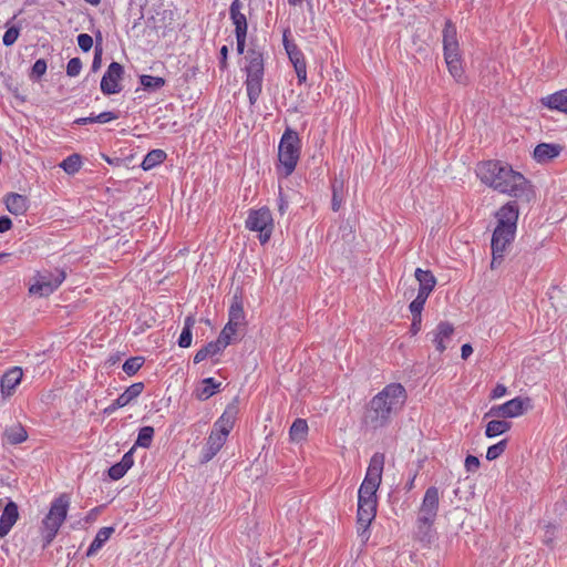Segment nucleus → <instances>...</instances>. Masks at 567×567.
I'll return each mask as SVG.
<instances>
[{"instance_id":"nucleus-16","label":"nucleus","mask_w":567,"mask_h":567,"mask_svg":"<svg viewBox=\"0 0 567 567\" xmlns=\"http://www.w3.org/2000/svg\"><path fill=\"white\" fill-rule=\"evenodd\" d=\"M286 55L292 64L299 83L307 80V62L301 50L286 38Z\"/></svg>"},{"instance_id":"nucleus-28","label":"nucleus","mask_w":567,"mask_h":567,"mask_svg":"<svg viewBox=\"0 0 567 567\" xmlns=\"http://www.w3.org/2000/svg\"><path fill=\"white\" fill-rule=\"evenodd\" d=\"M560 147L554 144L542 143L534 150V158L539 162H547L559 155Z\"/></svg>"},{"instance_id":"nucleus-20","label":"nucleus","mask_w":567,"mask_h":567,"mask_svg":"<svg viewBox=\"0 0 567 567\" xmlns=\"http://www.w3.org/2000/svg\"><path fill=\"white\" fill-rule=\"evenodd\" d=\"M442 37L444 54L461 53L456 27L451 20H446Z\"/></svg>"},{"instance_id":"nucleus-55","label":"nucleus","mask_w":567,"mask_h":567,"mask_svg":"<svg viewBox=\"0 0 567 567\" xmlns=\"http://www.w3.org/2000/svg\"><path fill=\"white\" fill-rule=\"evenodd\" d=\"M134 461H133V451L131 450L130 452L125 453L122 457V461L120 462V464L126 470L128 471L132 465H133Z\"/></svg>"},{"instance_id":"nucleus-9","label":"nucleus","mask_w":567,"mask_h":567,"mask_svg":"<svg viewBox=\"0 0 567 567\" xmlns=\"http://www.w3.org/2000/svg\"><path fill=\"white\" fill-rule=\"evenodd\" d=\"M64 279L65 274L62 270H56L55 274H38L34 278V284L29 288V292L39 297H48L63 282Z\"/></svg>"},{"instance_id":"nucleus-6","label":"nucleus","mask_w":567,"mask_h":567,"mask_svg":"<svg viewBox=\"0 0 567 567\" xmlns=\"http://www.w3.org/2000/svg\"><path fill=\"white\" fill-rule=\"evenodd\" d=\"M516 229L496 226L492 235V261L491 268H497L504 260L507 247L514 240Z\"/></svg>"},{"instance_id":"nucleus-33","label":"nucleus","mask_w":567,"mask_h":567,"mask_svg":"<svg viewBox=\"0 0 567 567\" xmlns=\"http://www.w3.org/2000/svg\"><path fill=\"white\" fill-rule=\"evenodd\" d=\"M511 429V422L505 420H492L487 423L485 435L487 437H495L504 434Z\"/></svg>"},{"instance_id":"nucleus-26","label":"nucleus","mask_w":567,"mask_h":567,"mask_svg":"<svg viewBox=\"0 0 567 567\" xmlns=\"http://www.w3.org/2000/svg\"><path fill=\"white\" fill-rule=\"evenodd\" d=\"M7 209L13 215H23L29 208L28 198L17 193H10L4 199Z\"/></svg>"},{"instance_id":"nucleus-39","label":"nucleus","mask_w":567,"mask_h":567,"mask_svg":"<svg viewBox=\"0 0 567 567\" xmlns=\"http://www.w3.org/2000/svg\"><path fill=\"white\" fill-rule=\"evenodd\" d=\"M377 491L375 487L361 484L358 492V503H377Z\"/></svg>"},{"instance_id":"nucleus-44","label":"nucleus","mask_w":567,"mask_h":567,"mask_svg":"<svg viewBox=\"0 0 567 567\" xmlns=\"http://www.w3.org/2000/svg\"><path fill=\"white\" fill-rule=\"evenodd\" d=\"M429 297L417 293L414 300L409 306L412 317H422V310Z\"/></svg>"},{"instance_id":"nucleus-60","label":"nucleus","mask_w":567,"mask_h":567,"mask_svg":"<svg viewBox=\"0 0 567 567\" xmlns=\"http://www.w3.org/2000/svg\"><path fill=\"white\" fill-rule=\"evenodd\" d=\"M227 55H228V48H227V45H223L220 49V61H219L220 69L227 68Z\"/></svg>"},{"instance_id":"nucleus-7","label":"nucleus","mask_w":567,"mask_h":567,"mask_svg":"<svg viewBox=\"0 0 567 567\" xmlns=\"http://www.w3.org/2000/svg\"><path fill=\"white\" fill-rule=\"evenodd\" d=\"M246 227L251 231H259L261 244L269 240L272 230V218L268 208L250 210L246 219Z\"/></svg>"},{"instance_id":"nucleus-45","label":"nucleus","mask_w":567,"mask_h":567,"mask_svg":"<svg viewBox=\"0 0 567 567\" xmlns=\"http://www.w3.org/2000/svg\"><path fill=\"white\" fill-rule=\"evenodd\" d=\"M342 182H338V181H334L333 185H332V200H331V206H332V210L333 212H338L341 207V197L339 195V190H342Z\"/></svg>"},{"instance_id":"nucleus-12","label":"nucleus","mask_w":567,"mask_h":567,"mask_svg":"<svg viewBox=\"0 0 567 567\" xmlns=\"http://www.w3.org/2000/svg\"><path fill=\"white\" fill-rule=\"evenodd\" d=\"M440 505V493L435 486L429 487L423 496L417 517L435 522Z\"/></svg>"},{"instance_id":"nucleus-64","label":"nucleus","mask_w":567,"mask_h":567,"mask_svg":"<svg viewBox=\"0 0 567 567\" xmlns=\"http://www.w3.org/2000/svg\"><path fill=\"white\" fill-rule=\"evenodd\" d=\"M195 322L196 321H195V318L193 316L186 317L183 329H188V330L192 331V328L194 327Z\"/></svg>"},{"instance_id":"nucleus-48","label":"nucleus","mask_w":567,"mask_h":567,"mask_svg":"<svg viewBox=\"0 0 567 567\" xmlns=\"http://www.w3.org/2000/svg\"><path fill=\"white\" fill-rule=\"evenodd\" d=\"M78 44L84 52H87L93 47V39L86 33H81L78 35Z\"/></svg>"},{"instance_id":"nucleus-58","label":"nucleus","mask_w":567,"mask_h":567,"mask_svg":"<svg viewBox=\"0 0 567 567\" xmlns=\"http://www.w3.org/2000/svg\"><path fill=\"white\" fill-rule=\"evenodd\" d=\"M422 317H412V323L410 331L412 334H416L421 330Z\"/></svg>"},{"instance_id":"nucleus-14","label":"nucleus","mask_w":567,"mask_h":567,"mask_svg":"<svg viewBox=\"0 0 567 567\" xmlns=\"http://www.w3.org/2000/svg\"><path fill=\"white\" fill-rule=\"evenodd\" d=\"M453 333V324L447 321H441L437 323L435 329L429 332L427 336L431 338V342L434 344L436 351L439 353H443L447 349V346L452 340Z\"/></svg>"},{"instance_id":"nucleus-62","label":"nucleus","mask_w":567,"mask_h":567,"mask_svg":"<svg viewBox=\"0 0 567 567\" xmlns=\"http://www.w3.org/2000/svg\"><path fill=\"white\" fill-rule=\"evenodd\" d=\"M74 123H76L79 125H85L89 123H96V120H94V116L81 117V118L75 120Z\"/></svg>"},{"instance_id":"nucleus-34","label":"nucleus","mask_w":567,"mask_h":567,"mask_svg":"<svg viewBox=\"0 0 567 567\" xmlns=\"http://www.w3.org/2000/svg\"><path fill=\"white\" fill-rule=\"evenodd\" d=\"M244 308L243 302L237 297L234 298V301L229 309V320L227 323L233 324L235 327H239L244 321Z\"/></svg>"},{"instance_id":"nucleus-10","label":"nucleus","mask_w":567,"mask_h":567,"mask_svg":"<svg viewBox=\"0 0 567 567\" xmlns=\"http://www.w3.org/2000/svg\"><path fill=\"white\" fill-rule=\"evenodd\" d=\"M301 154V140L297 132L286 127V177L296 168Z\"/></svg>"},{"instance_id":"nucleus-38","label":"nucleus","mask_w":567,"mask_h":567,"mask_svg":"<svg viewBox=\"0 0 567 567\" xmlns=\"http://www.w3.org/2000/svg\"><path fill=\"white\" fill-rule=\"evenodd\" d=\"M141 84L145 90L156 91L165 85V80L161 76H152V75H141L140 76Z\"/></svg>"},{"instance_id":"nucleus-3","label":"nucleus","mask_w":567,"mask_h":567,"mask_svg":"<svg viewBox=\"0 0 567 567\" xmlns=\"http://www.w3.org/2000/svg\"><path fill=\"white\" fill-rule=\"evenodd\" d=\"M70 499L66 494L60 495L51 504L49 513L42 520L43 547L48 546L56 536L61 525L66 518Z\"/></svg>"},{"instance_id":"nucleus-25","label":"nucleus","mask_w":567,"mask_h":567,"mask_svg":"<svg viewBox=\"0 0 567 567\" xmlns=\"http://www.w3.org/2000/svg\"><path fill=\"white\" fill-rule=\"evenodd\" d=\"M447 70L457 83H465L466 76L461 61V53L444 54Z\"/></svg>"},{"instance_id":"nucleus-27","label":"nucleus","mask_w":567,"mask_h":567,"mask_svg":"<svg viewBox=\"0 0 567 567\" xmlns=\"http://www.w3.org/2000/svg\"><path fill=\"white\" fill-rule=\"evenodd\" d=\"M542 103L551 110H557L567 114V89L543 97Z\"/></svg>"},{"instance_id":"nucleus-11","label":"nucleus","mask_w":567,"mask_h":567,"mask_svg":"<svg viewBox=\"0 0 567 567\" xmlns=\"http://www.w3.org/2000/svg\"><path fill=\"white\" fill-rule=\"evenodd\" d=\"M377 503L365 502L358 503L357 524L358 535L367 540L369 538V526L375 518Z\"/></svg>"},{"instance_id":"nucleus-49","label":"nucleus","mask_w":567,"mask_h":567,"mask_svg":"<svg viewBox=\"0 0 567 567\" xmlns=\"http://www.w3.org/2000/svg\"><path fill=\"white\" fill-rule=\"evenodd\" d=\"M47 71V62L43 59H39L32 66L31 75L35 78L42 76Z\"/></svg>"},{"instance_id":"nucleus-41","label":"nucleus","mask_w":567,"mask_h":567,"mask_svg":"<svg viewBox=\"0 0 567 567\" xmlns=\"http://www.w3.org/2000/svg\"><path fill=\"white\" fill-rule=\"evenodd\" d=\"M154 435V429L152 426H144L140 430L135 445L142 447H150Z\"/></svg>"},{"instance_id":"nucleus-50","label":"nucleus","mask_w":567,"mask_h":567,"mask_svg":"<svg viewBox=\"0 0 567 567\" xmlns=\"http://www.w3.org/2000/svg\"><path fill=\"white\" fill-rule=\"evenodd\" d=\"M127 471L118 463L114 464L109 470V475L112 480L122 478Z\"/></svg>"},{"instance_id":"nucleus-4","label":"nucleus","mask_w":567,"mask_h":567,"mask_svg":"<svg viewBox=\"0 0 567 567\" xmlns=\"http://www.w3.org/2000/svg\"><path fill=\"white\" fill-rule=\"evenodd\" d=\"M234 425V415L225 411L214 424L203 451V462L210 461L223 447Z\"/></svg>"},{"instance_id":"nucleus-24","label":"nucleus","mask_w":567,"mask_h":567,"mask_svg":"<svg viewBox=\"0 0 567 567\" xmlns=\"http://www.w3.org/2000/svg\"><path fill=\"white\" fill-rule=\"evenodd\" d=\"M414 276L419 282L417 293H422L423 296L429 297L436 285V278L434 275L430 270L416 268Z\"/></svg>"},{"instance_id":"nucleus-31","label":"nucleus","mask_w":567,"mask_h":567,"mask_svg":"<svg viewBox=\"0 0 567 567\" xmlns=\"http://www.w3.org/2000/svg\"><path fill=\"white\" fill-rule=\"evenodd\" d=\"M3 435L7 442L12 445L20 444L28 439V433L21 424L9 426Z\"/></svg>"},{"instance_id":"nucleus-29","label":"nucleus","mask_w":567,"mask_h":567,"mask_svg":"<svg viewBox=\"0 0 567 567\" xmlns=\"http://www.w3.org/2000/svg\"><path fill=\"white\" fill-rule=\"evenodd\" d=\"M308 432L307 421L305 419H296L289 429V440L293 443L306 441Z\"/></svg>"},{"instance_id":"nucleus-43","label":"nucleus","mask_w":567,"mask_h":567,"mask_svg":"<svg viewBox=\"0 0 567 567\" xmlns=\"http://www.w3.org/2000/svg\"><path fill=\"white\" fill-rule=\"evenodd\" d=\"M507 447V440H502L498 443L489 446L486 452V460L494 461L498 458Z\"/></svg>"},{"instance_id":"nucleus-37","label":"nucleus","mask_w":567,"mask_h":567,"mask_svg":"<svg viewBox=\"0 0 567 567\" xmlns=\"http://www.w3.org/2000/svg\"><path fill=\"white\" fill-rule=\"evenodd\" d=\"M220 383H216L213 378H207L203 380L202 388L197 390V398L199 400H207L209 399L218 389Z\"/></svg>"},{"instance_id":"nucleus-51","label":"nucleus","mask_w":567,"mask_h":567,"mask_svg":"<svg viewBox=\"0 0 567 567\" xmlns=\"http://www.w3.org/2000/svg\"><path fill=\"white\" fill-rule=\"evenodd\" d=\"M192 331L188 329H183L179 339H178V346L181 348H188L192 344Z\"/></svg>"},{"instance_id":"nucleus-52","label":"nucleus","mask_w":567,"mask_h":567,"mask_svg":"<svg viewBox=\"0 0 567 567\" xmlns=\"http://www.w3.org/2000/svg\"><path fill=\"white\" fill-rule=\"evenodd\" d=\"M464 465L467 472H476L480 467V460L474 455H467Z\"/></svg>"},{"instance_id":"nucleus-18","label":"nucleus","mask_w":567,"mask_h":567,"mask_svg":"<svg viewBox=\"0 0 567 567\" xmlns=\"http://www.w3.org/2000/svg\"><path fill=\"white\" fill-rule=\"evenodd\" d=\"M433 520L421 517L416 518L414 537L423 547H429L436 539V532L433 528Z\"/></svg>"},{"instance_id":"nucleus-63","label":"nucleus","mask_w":567,"mask_h":567,"mask_svg":"<svg viewBox=\"0 0 567 567\" xmlns=\"http://www.w3.org/2000/svg\"><path fill=\"white\" fill-rule=\"evenodd\" d=\"M74 123H76L79 125H85L89 123H96V120H94V116L81 117V118L75 120Z\"/></svg>"},{"instance_id":"nucleus-32","label":"nucleus","mask_w":567,"mask_h":567,"mask_svg":"<svg viewBox=\"0 0 567 567\" xmlns=\"http://www.w3.org/2000/svg\"><path fill=\"white\" fill-rule=\"evenodd\" d=\"M223 351L224 349L216 341H212L196 352L194 355V363H199L207 358L221 353Z\"/></svg>"},{"instance_id":"nucleus-59","label":"nucleus","mask_w":567,"mask_h":567,"mask_svg":"<svg viewBox=\"0 0 567 567\" xmlns=\"http://www.w3.org/2000/svg\"><path fill=\"white\" fill-rule=\"evenodd\" d=\"M12 227V221L9 217L2 216L0 217V233L8 231Z\"/></svg>"},{"instance_id":"nucleus-17","label":"nucleus","mask_w":567,"mask_h":567,"mask_svg":"<svg viewBox=\"0 0 567 567\" xmlns=\"http://www.w3.org/2000/svg\"><path fill=\"white\" fill-rule=\"evenodd\" d=\"M518 206L516 202H508L503 205L496 213L497 226L505 228H517Z\"/></svg>"},{"instance_id":"nucleus-46","label":"nucleus","mask_w":567,"mask_h":567,"mask_svg":"<svg viewBox=\"0 0 567 567\" xmlns=\"http://www.w3.org/2000/svg\"><path fill=\"white\" fill-rule=\"evenodd\" d=\"M19 33H20V31L17 27L9 28L3 34V38H2L3 44L6 47L12 45L17 41Z\"/></svg>"},{"instance_id":"nucleus-2","label":"nucleus","mask_w":567,"mask_h":567,"mask_svg":"<svg viewBox=\"0 0 567 567\" xmlns=\"http://www.w3.org/2000/svg\"><path fill=\"white\" fill-rule=\"evenodd\" d=\"M406 399V390L401 383L386 384L369 401L364 423L373 430L388 426L402 411Z\"/></svg>"},{"instance_id":"nucleus-23","label":"nucleus","mask_w":567,"mask_h":567,"mask_svg":"<svg viewBox=\"0 0 567 567\" xmlns=\"http://www.w3.org/2000/svg\"><path fill=\"white\" fill-rule=\"evenodd\" d=\"M143 389L144 384L142 382L133 383L105 411H114L117 408L127 405L142 393Z\"/></svg>"},{"instance_id":"nucleus-15","label":"nucleus","mask_w":567,"mask_h":567,"mask_svg":"<svg viewBox=\"0 0 567 567\" xmlns=\"http://www.w3.org/2000/svg\"><path fill=\"white\" fill-rule=\"evenodd\" d=\"M385 456L383 453H374L369 462V466L361 484L379 488L382 481Z\"/></svg>"},{"instance_id":"nucleus-53","label":"nucleus","mask_w":567,"mask_h":567,"mask_svg":"<svg viewBox=\"0 0 567 567\" xmlns=\"http://www.w3.org/2000/svg\"><path fill=\"white\" fill-rule=\"evenodd\" d=\"M102 63V48L96 44L95 47V54L92 62V70L95 72L101 68Z\"/></svg>"},{"instance_id":"nucleus-61","label":"nucleus","mask_w":567,"mask_h":567,"mask_svg":"<svg viewBox=\"0 0 567 567\" xmlns=\"http://www.w3.org/2000/svg\"><path fill=\"white\" fill-rule=\"evenodd\" d=\"M473 353V348L470 343H465L461 348V357L466 360Z\"/></svg>"},{"instance_id":"nucleus-13","label":"nucleus","mask_w":567,"mask_h":567,"mask_svg":"<svg viewBox=\"0 0 567 567\" xmlns=\"http://www.w3.org/2000/svg\"><path fill=\"white\" fill-rule=\"evenodd\" d=\"M123 66L117 62H112L109 65L107 71L101 80V91L105 95L115 94L121 91L118 82L123 75Z\"/></svg>"},{"instance_id":"nucleus-47","label":"nucleus","mask_w":567,"mask_h":567,"mask_svg":"<svg viewBox=\"0 0 567 567\" xmlns=\"http://www.w3.org/2000/svg\"><path fill=\"white\" fill-rule=\"evenodd\" d=\"M82 69V62L79 58H72L66 65V74L69 76H76Z\"/></svg>"},{"instance_id":"nucleus-40","label":"nucleus","mask_w":567,"mask_h":567,"mask_svg":"<svg viewBox=\"0 0 567 567\" xmlns=\"http://www.w3.org/2000/svg\"><path fill=\"white\" fill-rule=\"evenodd\" d=\"M237 332V327L227 323L221 332L219 333L216 342L225 350L226 347L230 343L231 337Z\"/></svg>"},{"instance_id":"nucleus-56","label":"nucleus","mask_w":567,"mask_h":567,"mask_svg":"<svg viewBox=\"0 0 567 567\" xmlns=\"http://www.w3.org/2000/svg\"><path fill=\"white\" fill-rule=\"evenodd\" d=\"M236 40H237V51L239 54H243L245 51V44H246V37L247 33H235Z\"/></svg>"},{"instance_id":"nucleus-22","label":"nucleus","mask_w":567,"mask_h":567,"mask_svg":"<svg viewBox=\"0 0 567 567\" xmlns=\"http://www.w3.org/2000/svg\"><path fill=\"white\" fill-rule=\"evenodd\" d=\"M244 3L240 0H234L229 8L230 19L235 25V33H247V18L243 12Z\"/></svg>"},{"instance_id":"nucleus-36","label":"nucleus","mask_w":567,"mask_h":567,"mask_svg":"<svg viewBox=\"0 0 567 567\" xmlns=\"http://www.w3.org/2000/svg\"><path fill=\"white\" fill-rule=\"evenodd\" d=\"M82 161L79 154H72L60 163V167L69 175H73L81 169Z\"/></svg>"},{"instance_id":"nucleus-1","label":"nucleus","mask_w":567,"mask_h":567,"mask_svg":"<svg viewBox=\"0 0 567 567\" xmlns=\"http://www.w3.org/2000/svg\"><path fill=\"white\" fill-rule=\"evenodd\" d=\"M476 175L483 184L517 200L529 203L534 197L529 181L507 163L493 159L482 162L476 167Z\"/></svg>"},{"instance_id":"nucleus-8","label":"nucleus","mask_w":567,"mask_h":567,"mask_svg":"<svg viewBox=\"0 0 567 567\" xmlns=\"http://www.w3.org/2000/svg\"><path fill=\"white\" fill-rule=\"evenodd\" d=\"M530 408L532 401L529 398L516 396L503 404L492 406L484 417H516L523 415Z\"/></svg>"},{"instance_id":"nucleus-42","label":"nucleus","mask_w":567,"mask_h":567,"mask_svg":"<svg viewBox=\"0 0 567 567\" xmlns=\"http://www.w3.org/2000/svg\"><path fill=\"white\" fill-rule=\"evenodd\" d=\"M144 359L142 357H133L127 359L123 364V371L127 375L135 374L143 365Z\"/></svg>"},{"instance_id":"nucleus-19","label":"nucleus","mask_w":567,"mask_h":567,"mask_svg":"<svg viewBox=\"0 0 567 567\" xmlns=\"http://www.w3.org/2000/svg\"><path fill=\"white\" fill-rule=\"evenodd\" d=\"M18 519V505L14 502L10 501L4 506L2 514L0 516V538L6 537L10 533L11 528L14 526Z\"/></svg>"},{"instance_id":"nucleus-54","label":"nucleus","mask_w":567,"mask_h":567,"mask_svg":"<svg viewBox=\"0 0 567 567\" xmlns=\"http://www.w3.org/2000/svg\"><path fill=\"white\" fill-rule=\"evenodd\" d=\"M115 118H117V115L113 112H102L101 114L94 116L96 123H107Z\"/></svg>"},{"instance_id":"nucleus-5","label":"nucleus","mask_w":567,"mask_h":567,"mask_svg":"<svg viewBox=\"0 0 567 567\" xmlns=\"http://www.w3.org/2000/svg\"><path fill=\"white\" fill-rule=\"evenodd\" d=\"M248 64L246 66L247 79L246 87L250 104H255L261 93L264 76V58L256 49H249L246 56Z\"/></svg>"},{"instance_id":"nucleus-21","label":"nucleus","mask_w":567,"mask_h":567,"mask_svg":"<svg viewBox=\"0 0 567 567\" xmlns=\"http://www.w3.org/2000/svg\"><path fill=\"white\" fill-rule=\"evenodd\" d=\"M23 372L19 367L7 371L1 378V393L3 396H10L16 386L21 382Z\"/></svg>"},{"instance_id":"nucleus-30","label":"nucleus","mask_w":567,"mask_h":567,"mask_svg":"<svg viewBox=\"0 0 567 567\" xmlns=\"http://www.w3.org/2000/svg\"><path fill=\"white\" fill-rule=\"evenodd\" d=\"M113 533H114L113 527H102L97 532L92 544L90 545V547L86 551V556L91 557V556L95 555L97 553V550H100L103 547V545L109 540V538L111 537V535Z\"/></svg>"},{"instance_id":"nucleus-35","label":"nucleus","mask_w":567,"mask_h":567,"mask_svg":"<svg viewBox=\"0 0 567 567\" xmlns=\"http://www.w3.org/2000/svg\"><path fill=\"white\" fill-rule=\"evenodd\" d=\"M166 158V153L163 150L151 151L143 159L142 167L144 171L152 169L161 164Z\"/></svg>"},{"instance_id":"nucleus-57","label":"nucleus","mask_w":567,"mask_h":567,"mask_svg":"<svg viewBox=\"0 0 567 567\" xmlns=\"http://www.w3.org/2000/svg\"><path fill=\"white\" fill-rule=\"evenodd\" d=\"M507 392V388L504 384H497L492 391V399H498L505 395Z\"/></svg>"}]
</instances>
